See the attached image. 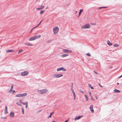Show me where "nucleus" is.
<instances>
[{"label": "nucleus", "mask_w": 122, "mask_h": 122, "mask_svg": "<svg viewBox=\"0 0 122 122\" xmlns=\"http://www.w3.org/2000/svg\"><path fill=\"white\" fill-rule=\"evenodd\" d=\"M91 27L90 25L88 24H86L84 26L81 27L82 29H88Z\"/></svg>", "instance_id": "obj_1"}, {"label": "nucleus", "mask_w": 122, "mask_h": 122, "mask_svg": "<svg viewBox=\"0 0 122 122\" xmlns=\"http://www.w3.org/2000/svg\"><path fill=\"white\" fill-rule=\"evenodd\" d=\"M53 29L54 34H55L58 33L59 30L58 27L56 26L53 28Z\"/></svg>", "instance_id": "obj_2"}, {"label": "nucleus", "mask_w": 122, "mask_h": 122, "mask_svg": "<svg viewBox=\"0 0 122 122\" xmlns=\"http://www.w3.org/2000/svg\"><path fill=\"white\" fill-rule=\"evenodd\" d=\"M63 75L62 74H55L53 75V77L54 78H58L62 76Z\"/></svg>", "instance_id": "obj_3"}, {"label": "nucleus", "mask_w": 122, "mask_h": 122, "mask_svg": "<svg viewBox=\"0 0 122 122\" xmlns=\"http://www.w3.org/2000/svg\"><path fill=\"white\" fill-rule=\"evenodd\" d=\"M41 94H42L46 93L47 92V90L46 89H44L39 90Z\"/></svg>", "instance_id": "obj_4"}, {"label": "nucleus", "mask_w": 122, "mask_h": 122, "mask_svg": "<svg viewBox=\"0 0 122 122\" xmlns=\"http://www.w3.org/2000/svg\"><path fill=\"white\" fill-rule=\"evenodd\" d=\"M28 73H29L28 72L26 71H25L24 72H22L21 73V75L22 76H26L28 74Z\"/></svg>", "instance_id": "obj_5"}, {"label": "nucleus", "mask_w": 122, "mask_h": 122, "mask_svg": "<svg viewBox=\"0 0 122 122\" xmlns=\"http://www.w3.org/2000/svg\"><path fill=\"white\" fill-rule=\"evenodd\" d=\"M61 70H62L63 71H66V69L64 68L63 67H61L58 68L57 69V71H59Z\"/></svg>", "instance_id": "obj_6"}, {"label": "nucleus", "mask_w": 122, "mask_h": 122, "mask_svg": "<svg viewBox=\"0 0 122 122\" xmlns=\"http://www.w3.org/2000/svg\"><path fill=\"white\" fill-rule=\"evenodd\" d=\"M63 52L66 53H71V51L70 50L66 49H64L63 50Z\"/></svg>", "instance_id": "obj_7"}, {"label": "nucleus", "mask_w": 122, "mask_h": 122, "mask_svg": "<svg viewBox=\"0 0 122 122\" xmlns=\"http://www.w3.org/2000/svg\"><path fill=\"white\" fill-rule=\"evenodd\" d=\"M93 105H91L90 107V109L92 113H93L94 112V111L93 108Z\"/></svg>", "instance_id": "obj_8"}, {"label": "nucleus", "mask_w": 122, "mask_h": 122, "mask_svg": "<svg viewBox=\"0 0 122 122\" xmlns=\"http://www.w3.org/2000/svg\"><path fill=\"white\" fill-rule=\"evenodd\" d=\"M41 36L40 35H39L34 36V38L35 40L37 39L40 37Z\"/></svg>", "instance_id": "obj_9"}, {"label": "nucleus", "mask_w": 122, "mask_h": 122, "mask_svg": "<svg viewBox=\"0 0 122 122\" xmlns=\"http://www.w3.org/2000/svg\"><path fill=\"white\" fill-rule=\"evenodd\" d=\"M5 109L4 111V113L5 114H6L8 113L7 112V108L6 106H5Z\"/></svg>", "instance_id": "obj_10"}, {"label": "nucleus", "mask_w": 122, "mask_h": 122, "mask_svg": "<svg viewBox=\"0 0 122 122\" xmlns=\"http://www.w3.org/2000/svg\"><path fill=\"white\" fill-rule=\"evenodd\" d=\"M25 44L26 46H32V44L30 43H25Z\"/></svg>", "instance_id": "obj_11"}, {"label": "nucleus", "mask_w": 122, "mask_h": 122, "mask_svg": "<svg viewBox=\"0 0 122 122\" xmlns=\"http://www.w3.org/2000/svg\"><path fill=\"white\" fill-rule=\"evenodd\" d=\"M68 55H69L68 54H62L60 56H61L62 57H64L67 56H68Z\"/></svg>", "instance_id": "obj_12"}, {"label": "nucleus", "mask_w": 122, "mask_h": 122, "mask_svg": "<svg viewBox=\"0 0 122 122\" xmlns=\"http://www.w3.org/2000/svg\"><path fill=\"white\" fill-rule=\"evenodd\" d=\"M10 116L11 117H13L14 116V113L12 112H11L10 114Z\"/></svg>", "instance_id": "obj_13"}, {"label": "nucleus", "mask_w": 122, "mask_h": 122, "mask_svg": "<svg viewBox=\"0 0 122 122\" xmlns=\"http://www.w3.org/2000/svg\"><path fill=\"white\" fill-rule=\"evenodd\" d=\"M81 117V116H76L74 119L75 120H76L77 119H80Z\"/></svg>", "instance_id": "obj_14"}, {"label": "nucleus", "mask_w": 122, "mask_h": 122, "mask_svg": "<svg viewBox=\"0 0 122 122\" xmlns=\"http://www.w3.org/2000/svg\"><path fill=\"white\" fill-rule=\"evenodd\" d=\"M107 44L109 46H111L112 45V43L110 42V41L108 40L107 41Z\"/></svg>", "instance_id": "obj_15"}, {"label": "nucleus", "mask_w": 122, "mask_h": 122, "mask_svg": "<svg viewBox=\"0 0 122 122\" xmlns=\"http://www.w3.org/2000/svg\"><path fill=\"white\" fill-rule=\"evenodd\" d=\"M12 52H14V51L12 50H7L6 51V52L7 53H9Z\"/></svg>", "instance_id": "obj_16"}, {"label": "nucleus", "mask_w": 122, "mask_h": 122, "mask_svg": "<svg viewBox=\"0 0 122 122\" xmlns=\"http://www.w3.org/2000/svg\"><path fill=\"white\" fill-rule=\"evenodd\" d=\"M35 40L34 37H32L29 39V41H32Z\"/></svg>", "instance_id": "obj_17"}, {"label": "nucleus", "mask_w": 122, "mask_h": 122, "mask_svg": "<svg viewBox=\"0 0 122 122\" xmlns=\"http://www.w3.org/2000/svg\"><path fill=\"white\" fill-rule=\"evenodd\" d=\"M114 92L116 93H118L120 92V91L119 90L116 89L114 90Z\"/></svg>", "instance_id": "obj_18"}, {"label": "nucleus", "mask_w": 122, "mask_h": 122, "mask_svg": "<svg viewBox=\"0 0 122 122\" xmlns=\"http://www.w3.org/2000/svg\"><path fill=\"white\" fill-rule=\"evenodd\" d=\"M27 95V93H24L22 94V97H24L26 96Z\"/></svg>", "instance_id": "obj_19"}, {"label": "nucleus", "mask_w": 122, "mask_h": 122, "mask_svg": "<svg viewBox=\"0 0 122 122\" xmlns=\"http://www.w3.org/2000/svg\"><path fill=\"white\" fill-rule=\"evenodd\" d=\"M119 46V45L116 44H115L113 45V46L115 47H117L118 46Z\"/></svg>", "instance_id": "obj_20"}, {"label": "nucleus", "mask_w": 122, "mask_h": 122, "mask_svg": "<svg viewBox=\"0 0 122 122\" xmlns=\"http://www.w3.org/2000/svg\"><path fill=\"white\" fill-rule=\"evenodd\" d=\"M21 109L22 110V113L23 114H24V108L23 107H21Z\"/></svg>", "instance_id": "obj_21"}, {"label": "nucleus", "mask_w": 122, "mask_h": 122, "mask_svg": "<svg viewBox=\"0 0 122 122\" xmlns=\"http://www.w3.org/2000/svg\"><path fill=\"white\" fill-rule=\"evenodd\" d=\"M54 113V112L51 113L50 115L48 117V118H50L51 117L52 115Z\"/></svg>", "instance_id": "obj_22"}, {"label": "nucleus", "mask_w": 122, "mask_h": 122, "mask_svg": "<svg viewBox=\"0 0 122 122\" xmlns=\"http://www.w3.org/2000/svg\"><path fill=\"white\" fill-rule=\"evenodd\" d=\"M42 20H41V21L40 22V23L38 24L37 25L36 27H34V28H36V27H38L41 24V23L42 22Z\"/></svg>", "instance_id": "obj_23"}, {"label": "nucleus", "mask_w": 122, "mask_h": 122, "mask_svg": "<svg viewBox=\"0 0 122 122\" xmlns=\"http://www.w3.org/2000/svg\"><path fill=\"white\" fill-rule=\"evenodd\" d=\"M83 10L81 9V10H80V11L79 12V16L80 15H81V12Z\"/></svg>", "instance_id": "obj_24"}, {"label": "nucleus", "mask_w": 122, "mask_h": 122, "mask_svg": "<svg viewBox=\"0 0 122 122\" xmlns=\"http://www.w3.org/2000/svg\"><path fill=\"white\" fill-rule=\"evenodd\" d=\"M71 90L72 91V93H73V95H76L75 94L73 89H71Z\"/></svg>", "instance_id": "obj_25"}, {"label": "nucleus", "mask_w": 122, "mask_h": 122, "mask_svg": "<svg viewBox=\"0 0 122 122\" xmlns=\"http://www.w3.org/2000/svg\"><path fill=\"white\" fill-rule=\"evenodd\" d=\"M52 40H49L47 41L46 42H47L48 43H49L51 42V41H52Z\"/></svg>", "instance_id": "obj_26"}, {"label": "nucleus", "mask_w": 122, "mask_h": 122, "mask_svg": "<svg viewBox=\"0 0 122 122\" xmlns=\"http://www.w3.org/2000/svg\"><path fill=\"white\" fill-rule=\"evenodd\" d=\"M73 83H71V89H73Z\"/></svg>", "instance_id": "obj_27"}, {"label": "nucleus", "mask_w": 122, "mask_h": 122, "mask_svg": "<svg viewBox=\"0 0 122 122\" xmlns=\"http://www.w3.org/2000/svg\"><path fill=\"white\" fill-rule=\"evenodd\" d=\"M85 98H86V101H87L88 99V98L87 97V96L86 95H85Z\"/></svg>", "instance_id": "obj_28"}, {"label": "nucleus", "mask_w": 122, "mask_h": 122, "mask_svg": "<svg viewBox=\"0 0 122 122\" xmlns=\"http://www.w3.org/2000/svg\"><path fill=\"white\" fill-rule=\"evenodd\" d=\"M86 55L89 56H91L90 54L89 53H87L86 54Z\"/></svg>", "instance_id": "obj_29"}, {"label": "nucleus", "mask_w": 122, "mask_h": 122, "mask_svg": "<svg viewBox=\"0 0 122 122\" xmlns=\"http://www.w3.org/2000/svg\"><path fill=\"white\" fill-rule=\"evenodd\" d=\"M45 11V10H44L43 11H40V14H42L43 13H44Z\"/></svg>", "instance_id": "obj_30"}, {"label": "nucleus", "mask_w": 122, "mask_h": 122, "mask_svg": "<svg viewBox=\"0 0 122 122\" xmlns=\"http://www.w3.org/2000/svg\"><path fill=\"white\" fill-rule=\"evenodd\" d=\"M22 51L23 50H20L19 51V52L18 53L19 54V53L22 52Z\"/></svg>", "instance_id": "obj_31"}, {"label": "nucleus", "mask_w": 122, "mask_h": 122, "mask_svg": "<svg viewBox=\"0 0 122 122\" xmlns=\"http://www.w3.org/2000/svg\"><path fill=\"white\" fill-rule=\"evenodd\" d=\"M1 118L2 119H7V117H1Z\"/></svg>", "instance_id": "obj_32"}, {"label": "nucleus", "mask_w": 122, "mask_h": 122, "mask_svg": "<svg viewBox=\"0 0 122 122\" xmlns=\"http://www.w3.org/2000/svg\"><path fill=\"white\" fill-rule=\"evenodd\" d=\"M28 102H26V105H25V108H27V107H28Z\"/></svg>", "instance_id": "obj_33"}, {"label": "nucleus", "mask_w": 122, "mask_h": 122, "mask_svg": "<svg viewBox=\"0 0 122 122\" xmlns=\"http://www.w3.org/2000/svg\"><path fill=\"white\" fill-rule=\"evenodd\" d=\"M91 99L92 100H94V99L93 98V97H92V96H91Z\"/></svg>", "instance_id": "obj_34"}, {"label": "nucleus", "mask_w": 122, "mask_h": 122, "mask_svg": "<svg viewBox=\"0 0 122 122\" xmlns=\"http://www.w3.org/2000/svg\"><path fill=\"white\" fill-rule=\"evenodd\" d=\"M42 8H41V7L37 8L36 9L37 10H40L41 9H42Z\"/></svg>", "instance_id": "obj_35"}, {"label": "nucleus", "mask_w": 122, "mask_h": 122, "mask_svg": "<svg viewBox=\"0 0 122 122\" xmlns=\"http://www.w3.org/2000/svg\"><path fill=\"white\" fill-rule=\"evenodd\" d=\"M79 91L81 93H84V92L83 91H82L81 90H79Z\"/></svg>", "instance_id": "obj_36"}, {"label": "nucleus", "mask_w": 122, "mask_h": 122, "mask_svg": "<svg viewBox=\"0 0 122 122\" xmlns=\"http://www.w3.org/2000/svg\"><path fill=\"white\" fill-rule=\"evenodd\" d=\"M16 104H17L18 105L20 106H21L22 105L21 104H19L18 102L16 103Z\"/></svg>", "instance_id": "obj_37"}, {"label": "nucleus", "mask_w": 122, "mask_h": 122, "mask_svg": "<svg viewBox=\"0 0 122 122\" xmlns=\"http://www.w3.org/2000/svg\"><path fill=\"white\" fill-rule=\"evenodd\" d=\"M15 96L16 97H19V94H18L16 95Z\"/></svg>", "instance_id": "obj_38"}, {"label": "nucleus", "mask_w": 122, "mask_h": 122, "mask_svg": "<svg viewBox=\"0 0 122 122\" xmlns=\"http://www.w3.org/2000/svg\"><path fill=\"white\" fill-rule=\"evenodd\" d=\"M19 102L20 103L22 104L23 103V102L21 101V100H20L19 101Z\"/></svg>", "instance_id": "obj_39"}, {"label": "nucleus", "mask_w": 122, "mask_h": 122, "mask_svg": "<svg viewBox=\"0 0 122 122\" xmlns=\"http://www.w3.org/2000/svg\"><path fill=\"white\" fill-rule=\"evenodd\" d=\"M74 96V100H75V97H76V95H73Z\"/></svg>", "instance_id": "obj_40"}, {"label": "nucleus", "mask_w": 122, "mask_h": 122, "mask_svg": "<svg viewBox=\"0 0 122 122\" xmlns=\"http://www.w3.org/2000/svg\"><path fill=\"white\" fill-rule=\"evenodd\" d=\"M13 87V85H12L11 86V88H10L11 90V89L12 90Z\"/></svg>", "instance_id": "obj_41"}, {"label": "nucleus", "mask_w": 122, "mask_h": 122, "mask_svg": "<svg viewBox=\"0 0 122 122\" xmlns=\"http://www.w3.org/2000/svg\"><path fill=\"white\" fill-rule=\"evenodd\" d=\"M12 89H11H11H10L9 91V92H12Z\"/></svg>", "instance_id": "obj_42"}, {"label": "nucleus", "mask_w": 122, "mask_h": 122, "mask_svg": "<svg viewBox=\"0 0 122 122\" xmlns=\"http://www.w3.org/2000/svg\"><path fill=\"white\" fill-rule=\"evenodd\" d=\"M90 88L92 89H94V88L93 87H92V86H91V87H90Z\"/></svg>", "instance_id": "obj_43"}, {"label": "nucleus", "mask_w": 122, "mask_h": 122, "mask_svg": "<svg viewBox=\"0 0 122 122\" xmlns=\"http://www.w3.org/2000/svg\"><path fill=\"white\" fill-rule=\"evenodd\" d=\"M25 102V103H22V104H23V105H26V102Z\"/></svg>", "instance_id": "obj_44"}, {"label": "nucleus", "mask_w": 122, "mask_h": 122, "mask_svg": "<svg viewBox=\"0 0 122 122\" xmlns=\"http://www.w3.org/2000/svg\"><path fill=\"white\" fill-rule=\"evenodd\" d=\"M99 85L101 87H103V86L102 85H101L99 83Z\"/></svg>", "instance_id": "obj_45"}, {"label": "nucleus", "mask_w": 122, "mask_h": 122, "mask_svg": "<svg viewBox=\"0 0 122 122\" xmlns=\"http://www.w3.org/2000/svg\"><path fill=\"white\" fill-rule=\"evenodd\" d=\"M42 109H40V110H39V111H38V112H41L42 111Z\"/></svg>", "instance_id": "obj_46"}, {"label": "nucleus", "mask_w": 122, "mask_h": 122, "mask_svg": "<svg viewBox=\"0 0 122 122\" xmlns=\"http://www.w3.org/2000/svg\"><path fill=\"white\" fill-rule=\"evenodd\" d=\"M19 94V97H22V94Z\"/></svg>", "instance_id": "obj_47"}, {"label": "nucleus", "mask_w": 122, "mask_h": 122, "mask_svg": "<svg viewBox=\"0 0 122 122\" xmlns=\"http://www.w3.org/2000/svg\"><path fill=\"white\" fill-rule=\"evenodd\" d=\"M94 72L97 74H98L95 71H94Z\"/></svg>", "instance_id": "obj_48"}, {"label": "nucleus", "mask_w": 122, "mask_h": 122, "mask_svg": "<svg viewBox=\"0 0 122 122\" xmlns=\"http://www.w3.org/2000/svg\"><path fill=\"white\" fill-rule=\"evenodd\" d=\"M122 77V75H121V76H120L119 77H118V78H121Z\"/></svg>", "instance_id": "obj_49"}, {"label": "nucleus", "mask_w": 122, "mask_h": 122, "mask_svg": "<svg viewBox=\"0 0 122 122\" xmlns=\"http://www.w3.org/2000/svg\"><path fill=\"white\" fill-rule=\"evenodd\" d=\"M102 8H107V7H102Z\"/></svg>", "instance_id": "obj_50"}, {"label": "nucleus", "mask_w": 122, "mask_h": 122, "mask_svg": "<svg viewBox=\"0 0 122 122\" xmlns=\"http://www.w3.org/2000/svg\"><path fill=\"white\" fill-rule=\"evenodd\" d=\"M34 28V27H33L31 30V32L33 29L34 28Z\"/></svg>", "instance_id": "obj_51"}, {"label": "nucleus", "mask_w": 122, "mask_h": 122, "mask_svg": "<svg viewBox=\"0 0 122 122\" xmlns=\"http://www.w3.org/2000/svg\"><path fill=\"white\" fill-rule=\"evenodd\" d=\"M89 94L91 96V93L90 92H89Z\"/></svg>", "instance_id": "obj_52"}, {"label": "nucleus", "mask_w": 122, "mask_h": 122, "mask_svg": "<svg viewBox=\"0 0 122 122\" xmlns=\"http://www.w3.org/2000/svg\"><path fill=\"white\" fill-rule=\"evenodd\" d=\"M15 90H13V93H15Z\"/></svg>", "instance_id": "obj_53"}, {"label": "nucleus", "mask_w": 122, "mask_h": 122, "mask_svg": "<svg viewBox=\"0 0 122 122\" xmlns=\"http://www.w3.org/2000/svg\"><path fill=\"white\" fill-rule=\"evenodd\" d=\"M102 8V7H100V8H99V9H101Z\"/></svg>", "instance_id": "obj_54"}, {"label": "nucleus", "mask_w": 122, "mask_h": 122, "mask_svg": "<svg viewBox=\"0 0 122 122\" xmlns=\"http://www.w3.org/2000/svg\"><path fill=\"white\" fill-rule=\"evenodd\" d=\"M89 86H90V87H91V86H91V84H89Z\"/></svg>", "instance_id": "obj_55"}, {"label": "nucleus", "mask_w": 122, "mask_h": 122, "mask_svg": "<svg viewBox=\"0 0 122 122\" xmlns=\"http://www.w3.org/2000/svg\"><path fill=\"white\" fill-rule=\"evenodd\" d=\"M68 121L67 120H66L64 122H67Z\"/></svg>", "instance_id": "obj_56"}, {"label": "nucleus", "mask_w": 122, "mask_h": 122, "mask_svg": "<svg viewBox=\"0 0 122 122\" xmlns=\"http://www.w3.org/2000/svg\"><path fill=\"white\" fill-rule=\"evenodd\" d=\"M44 6H43L42 7H41V8H44Z\"/></svg>", "instance_id": "obj_57"}, {"label": "nucleus", "mask_w": 122, "mask_h": 122, "mask_svg": "<svg viewBox=\"0 0 122 122\" xmlns=\"http://www.w3.org/2000/svg\"><path fill=\"white\" fill-rule=\"evenodd\" d=\"M117 85H119V83H117Z\"/></svg>", "instance_id": "obj_58"}, {"label": "nucleus", "mask_w": 122, "mask_h": 122, "mask_svg": "<svg viewBox=\"0 0 122 122\" xmlns=\"http://www.w3.org/2000/svg\"><path fill=\"white\" fill-rule=\"evenodd\" d=\"M92 24L95 25V23Z\"/></svg>", "instance_id": "obj_59"}, {"label": "nucleus", "mask_w": 122, "mask_h": 122, "mask_svg": "<svg viewBox=\"0 0 122 122\" xmlns=\"http://www.w3.org/2000/svg\"><path fill=\"white\" fill-rule=\"evenodd\" d=\"M96 99H97V96H96Z\"/></svg>", "instance_id": "obj_60"}, {"label": "nucleus", "mask_w": 122, "mask_h": 122, "mask_svg": "<svg viewBox=\"0 0 122 122\" xmlns=\"http://www.w3.org/2000/svg\"><path fill=\"white\" fill-rule=\"evenodd\" d=\"M112 67H112V66H111V67H110V68H112Z\"/></svg>", "instance_id": "obj_61"}, {"label": "nucleus", "mask_w": 122, "mask_h": 122, "mask_svg": "<svg viewBox=\"0 0 122 122\" xmlns=\"http://www.w3.org/2000/svg\"><path fill=\"white\" fill-rule=\"evenodd\" d=\"M1 102V101L0 100V102Z\"/></svg>", "instance_id": "obj_62"}, {"label": "nucleus", "mask_w": 122, "mask_h": 122, "mask_svg": "<svg viewBox=\"0 0 122 122\" xmlns=\"http://www.w3.org/2000/svg\"><path fill=\"white\" fill-rule=\"evenodd\" d=\"M37 0H36V1H37Z\"/></svg>", "instance_id": "obj_63"}]
</instances>
